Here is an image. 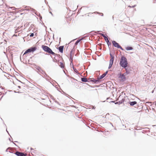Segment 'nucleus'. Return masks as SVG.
Listing matches in <instances>:
<instances>
[{
    "instance_id": "nucleus-1",
    "label": "nucleus",
    "mask_w": 156,
    "mask_h": 156,
    "mask_svg": "<svg viewBox=\"0 0 156 156\" xmlns=\"http://www.w3.org/2000/svg\"><path fill=\"white\" fill-rule=\"evenodd\" d=\"M120 66L123 68H125L126 66L128 65L127 58L124 56L121 57L119 62Z\"/></svg>"
},
{
    "instance_id": "nucleus-2",
    "label": "nucleus",
    "mask_w": 156,
    "mask_h": 156,
    "mask_svg": "<svg viewBox=\"0 0 156 156\" xmlns=\"http://www.w3.org/2000/svg\"><path fill=\"white\" fill-rule=\"evenodd\" d=\"M37 49V48L36 47H30L25 51L23 55H24L30 52H33L36 51Z\"/></svg>"
},
{
    "instance_id": "nucleus-3",
    "label": "nucleus",
    "mask_w": 156,
    "mask_h": 156,
    "mask_svg": "<svg viewBox=\"0 0 156 156\" xmlns=\"http://www.w3.org/2000/svg\"><path fill=\"white\" fill-rule=\"evenodd\" d=\"M110 55L111 57V58L109 61V64L108 68V69H110L112 67L115 59L114 56H113L111 53H110Z\"/></svg>"
},
{
    "instance_id": "nucleus-4",
    "label": "nucleus",
    "mask_w": 156,
    "mask_h": 156,
    "mask_svg": "<svg viewBox=\"0 0 156 156\" xmlns=\"http://www.w3.org/2000/svg\"><path fill=\"white\" fill-rule=\"evenodd\" d=\"M101 81L98 80V78L97 79H95L94 78H90L88 79V82H92L95 84H98L100 83Z\"/></svg>"
},
{
    "instance_id": "nucleus-5",
    "label": "nucleus",
    "mask_w": 156,
    "mask_h": 156,
    "mask_svg": "<svg viewBox=\"0 0 156 156\" xmlns=\"http://www.w3.org/2000/svg\"><path fill=\"white\" fill-rule=\"evenodd\" d=\"M15 154L17 156H26L27 154H24L23 152H19V151H16L15 153Z\"/></svg>"
},
{
    "instance_id": "nucleus-6",
    "label": "nucleus",
    "mask_w": 156,
    "mask_h": 156,
    "mask_svg": "<svg viewBox=\"0 0 156 156\" xmlns=\"http://www.w3.org/2000/svg\"><path fill=\"white\" fill-rule=\"evenodd\" d=\"M99 31H98L97 32H94V33H97L98 34H99L100 35H101L102 37H104V38L105 39V41H106V42L108 41H109L108 40V37H107L105 35H104V34H102L101 33H98V32H99Z\"/></svg>"
},
{
    "instance_id": "nucleus-7",
    "label": "nucleus",
    "mask_w": 156,
    "mask_h": 156,
    "mask_svg": "<svg viewBox=\"0 0 156 156\" xmlns=\"http://www.w3.org/2000/svg\"><path fill=\"white\" fill-rule=\"evenodd\" d=\"M112 43L114 47H115L117 48H119L120 47V45L119 44V43L115 41H112Z\"/></svg>"
},
{
    "instance_id": "nucleus-8",
    "label": "nucleus",
    "mask_w": 156,
    "mask_h": 156,
    "mask_svg": "<svg viewBox=\"0 0 156 156\" xmlns=\"http://www.w3.org/2000/svg\"><path fill=\"white\" fill-rule=\"evenodd\" d=\"M37 73L39 74H42V75H45L46 76V77H48V78H49L50 79H51V78H50L49 76L46 73H45V72L44 70H43V69H41V70H40L39 72H37Z\"/></svg>"
},
{
    "instance_id": "nucleus-9",
    "label": "nucleus",
    "mask_w": 156,
    "mask_h": 156,
    "mask_svg": "<svg viewBox=\"0 0 156 156\" xmlns=\"http://www.w3.org/2000/svg\"><path fill=\"white\" fill-rule=\"evenodd\" d=\"M119 77L121 79V80L123 81H124L126 80V77L125 75L123 74H121V73L120 74L119 76Z\"/></svg>"
},
{
    "instance_id": "nucleus-10",
    "label": "nucleus",
    "mask_w": 156,
    "mask_h": 156,
    "mask_svg": "<svg viewBox=\"0 0 156 156\" xmlns=\"http://www.w3.org/2000/svg\"><path fill=\"white\" fill-rule=\"evenodd\" d=\"M47 52L49 54H52L53 55H55V56L56 55H57V54L55 53L54 52H53L52 50L49 48V49H48V51L46 52Z\"/></svg>"
},
{
    "instance_id": "nucleus-11",
    "label": "nucleus",
    "mask_w": 156,
    "mask_h": 156,
    "mask_svg": "<svg viewBox=\"0 0 156 156\" xmlns=\"http://www.w3.org/2000/svg\"><path fill=\"white\" fill-rule=\"evenodd\" d=\"M47 52L49 54H52L53 55H55V56L56 55H57V54L55 53L54 52H53L52 50L49 48V49H48V51L46 52Z\"/></svg>"
},
{
    "instance_id": "nucleus-12",
    "label": "nucleus",
    "mask_w": 156,
    "mask_h": 156,
    "mask_svg": "<svg viewBox=\"0 0 156 156\" xmlns=\"http://www.w3.org/2000/svg\"><path fill=\"white\" fill-rule=\"evenodd\" d=\"M108 72V71H106L103 74L100 76L98 78V80H100V79H102L103 78H104L107 74Z\"/></svg>"
},
{
    "instance_id": "nucleus-13",
    "label": "nucleus",
    "mask_w": 156,
    "mask_h": 156,
    "mask_svg": "<svg viewBox=\"0 0 156 156\" xmlns=\"http://www.w3.org/2000/svg\"><path fill=\"white\" fill-rule=\"evenodd\" d=\"M123 68L125 69L126 71H128L130 73L132 70V68L129 65L126 66V67Z\"/></svg>"
},
{
    "instance_id": "nucleus-14",
    "label": "nucleus",
    "mask_w": 156,
    "mask_h": 156,
    "mask_svg": "<svg viewBox=\"0 0 156 156\" xmlns=\"http://www.w3.org/2000/svg\"><path fill=\"white\" fill-rule=\"evenodd\" d=\"M41 48H42L43 50L46 52L49 48L48 46L43 45L41 46Z\"/></svg>"
},
{
    "instance_id": "nucleus-15",
    "label": "nucleus",
    "mask_w": 156,
    "mask_h": 156,
    "mask_svg": "<svg viewBox=\"0 0 156 156\" xmlns=\"http://www.w3.org/2000/svg\"><path fill=\"white\" fill-rule=\"evenodd\" d=\"M64 48V46H61L58 48H57V49L60 52L62 53L63 52Z\"/></svg>"
},
{
    "instance_id": "nucleus-16",
    "label": "nucleus",
    "mask_w": 156,
    "mask_h": 156,
    "mask_svg": "<svg viewBox=\"0 0 156 156\" xmlns=\"http://www.w3.org/2000/svg\"><path fill=\"white\" fill-rule=\"evenodd\" d=\"M128 103L131 106H133L137 104V102L136 101H129L128 102Z\"/></svg>"
},
{
    "instance_id": "nucleus-17",
    "label": "nucleus",
    "mask_w": 156,
    "mask_h": 156,
    "mask_svg": "<svg viewBox=\"0 0 156 156\" xmlns=\"http://www.w3.org/2000/svg\"><path fill=\"white\" fill-rule=\"evenodd\" d=\"M81 80L82 82H88V80H87L86 77H83L81 78Z\"/></svg>"
},
{
    "instance_id": "nucleus-18",
    "label": "nucleus",
    "mask_w": 156,
    "mask_h": 156,
    "mask_svg": "<svg viewBox=\"0 0 156 156\" xmlns=\"http://www.w3.org/2000/svg\"><path fill=\"white\" fill-rule=\"evenodd\" d=\"M73 69L74 72L76 73L77 74H80V73H79L78 71L74 67V66H73L72 67Z\"/></svg>"
},
{
    "instance_id": "nucleus-19",
    "label": "nucleus",
    "mask_w": 156,
    "mask_h": 156,
    "mask_svg": "<svg viewBox=\"0 0 156 156\" xmlns=\"http://www.w3.org/2000/svg\"><path fill=\"white\" fill-rule=\"evenodd\" d=\"M126 49L127 51L131 50L133 49V48L130 46H127L126 48Z\"/></svg>"
},
{
    "instance_id": "nucleus-20",
    "label": "nucleus",
    "mask_w": 156,
    "mask_h": 156,
    "mask_svg": "<svg viewBox=\"0 0 156 156\" xmlns=\"http://www.w3.org/2000/svg\"><path fill=\"white\" fill-rule=\"evenodd\" d=\"M83 38H81L80 39H78V40H77L76 41V42H75V45H77L79 43V42H80V41L81 40H83Z\"/></svg>"
},
{
    "instance_id": "nucleus-21",
    "label": "nucleus",
    "mask_w": 156,
    "mask_h": 156,
    "mask_svg": "<svg viewBox=\"0 0 156 156\" xmlns=\"http://www.w3.org/2000/svg\"><path fill=\"white\" fill-rule=\"evenodd\" d=\"M35 68L38 70L37 72H39L40 70L42 69L41 67L39 66H37Z\"/></svg>"
},
{
    "instance_id": "nucleus-22",
    "label": "nucleus",
    "mask_w": 156,
    "mask_h": 156,
    "mask_svg": "<svg viewBox=\"0 0 156 156\" xmlns=\"http://www.w3.org/2000/svg\"><path fill=\"white\" fill-rule=\"evenodd\" d=\"M125 101V99L123 98V99L121 101H119V105H120L123 103Z\"/></svg>"
},
{
    "instance_id": "nucleus-23",
    "label": "nucleus",
    "mask_w": 156,
    "mask_h": 156,
    "mask_svg": "<svg viewBox=\"0 0 156 156\" xmlns=\"http://www.w3.org/2000/svg\"><path fill=\"white\" fill-rule=\"evenodd\" d=\"M60 66L62 68H64V65L63 63L62 62H60Z\"/></svg>"
},
{
    "instance_id": "nucleus-24",
    "label": "nucleus",
    "mask_w": 156,
    "mask_h": 156,
    "mask_svg": "<svg viewBox=\"0 0 156 156\" xmlns=\"http://www.w3.org/2000/svg\"><path fill=\"white\" fill-rule=\"evenodd\" d=\"M106 42H107V45H108V47H109V48H110L109 46H110V45L111 46V43L109 41H107Z\"/></svg>"
},
{
    "instance_id": "nucleus-25",
    "label": "nucleus",
    "mask_w": 156,
    "mask_h": 156,
    "mask_svg": "<svg viewBox=\"0 0 156 156\" xmlns=\"http://www.w3.org/2000/svg\"><path fill=\"white\" fill-rule=\"evenodd\" d=\"M73 48L71 50L70 52V57H73V55H72V52L73 51Z\"/></svg>"
},
{
    "instance_id": "nucleus-26",
    "label": "nucleus",
    "mask_w": 156,
    "mask_h": 156,
    "mask_svg": "<svg viewBox=\"0 0 156 156\" xmlns=\"http://www.w3.org/2000/svg\"><path fill=\"white\" fill-rule=\"evenodd\" d=\"M69 60L70 62H71V63H72V62L73 61V57H70Z\"/></svg>"
},
{
    "instance_id": "nucleus-27",
    "label": "nucleus",
    "mask_w": 156,
    "mask_h": 156,
    "mask_svg": "<svg viewBox=\"0 0 156 156\" xmlns=\"http://www.w3.org/2000/svg\"><path fill=\"white\" fill-rule=\"evenodd\" d=\"M130 73V72H129L128 71H126V72L125 73H124L123 74L125 75H128V74H129Z\"/></svg>"
},
{
    "instance_id": "nucleus-28",
    "label": "nucleus",
    "mask_w": 156,
    "mask_h": 156,
    "mask_svg": "<svg viewBox=\"0 0 156 156\" xmlns=\"http://www.w3.org/2000/svg\"><path fill=\"white\" fill-rule=\"evenodd\" d=\"M43 78H45L48 81V79H47L46 78V77H46V76L45 75H43L42 76Z\"/></svg>"
},
{
    "instance_id": "nucleus-29",
    "label": "nucleus",
    "mask_w": 156,
    "mask_h": 156,
    "mask_svg": "<svg viewBox=\"0 0 156 156\" xmlns=\"http://www.w3.org/2000/svg\"><path fill=\"white\" fill-rule=\"evenodd\" d=\"M136 6V5H134L133 6H131L130 5H129L128 6V7H129L130 8H133L135 7Z\"/></svg>"
},
{
    "instance_id": "nucleus-30",
    "label": "nucleus",
    "mask_w": 156,
    "mask_h": 156,
    "mask_svg": "<svg viewBox=\"0 0 156 156\" xmlns=\"http://www.w3.org/2000/svg\"><path fill=\"white\" fill-rule=\"evenodd\" d=\"M34 33H31L30 34V37H32L34 36Z\"/></svg>"
},
{
    "instance_id": "nucleus-31",
    "label": "nucleus",
    "mask_w": 156,
    "mask_h": 156,
    "mask_svg": "<svg viewBox=\"0 0 156 156\" xmlns=\"http://www.w3.org/2000/svg\"><path fill=\"white\" fill-rule=\"evenodd\" d=\"M120 48L122 51L124 50V49L121 46H120V47L119 48Z\"/></svg>"
},
{
    "instance_id": "nucleus-32",
    "label": "nucleus",
    "mask_w": 156,
    "mask_h": 156,
    "mask_svg": "<svg viewBox=\"0 0 156 156\" xmlns=\"http://www.w3.org/2000/svg\"><path fill=\"white\" fill-rule=\"evenodd\" d=\"M70 66H73V63L72 62V63H71V62H70Z\"/></svg>"
},
{
    "instance_id": "nucleus-33",
    "label": "nucleus",
    "mask_w": 156,
    "mask_h": 156,
    "mask_svg": "<svg viewBox=\"0 0 156 156\" xmlns=\"http://www.w3.org/2000/svg\"><path fill=\"white\" fill-rule=\"evenodd\" d=\"M97 13H98V14H99V13H101V16H103V13H99V12H97Z\"/></svg>"
},
{
    "instance_id": "nucleus-34",
    "label": "nucleus",
    "mask_w": 156,
    "mask_h": 156,
    "mask_svg": "<svg viewBox=\"0 0 156 156\" xmlns=\"http://www.w3.org/2000/svg\"><path fill=\"white\" fill-rule=\"evenodd\" d=\"M16 80H17V81H18L20 82L21 83H23V84H24V83H23V82H21V81H20V80H18V79H16Z\"/></svg>"
},
{
    "instance_id": "nucleus-35",
    "label": "nucleus",
    "mask_w": 156,
    "mask_h": 156,
    "mask_svg": "<svg viewBox=\"0 0 156 156\" xmlns=\"http://www.w3.org/2000/svg\"><path fill=\"white\" fill-rule=\"evenodd\" d=\"M115 104L119 105V101L116 102L115 103Z\"/></svg>"
},
{
    "instance_id": "nucleus-36",
    "label": "nucleus",
    "mask_w": 156,
    "mask_h": 156,
    "mask_svg": "<svg viewBox=\"0 0 156 156\" xmlns=\"http://www.w3.org/2000/svg\"><path fill=\"white\" fill-rule=\"evenodd\" d=\"M26 10L27 11H30V9H26L25 10Z\"/></svg>"
},
{
    "instance_id": "nucleus-37",
    "label": "nucleus",
    "mask_w": 156,
    "mask_h": 156,
    "mask_svg": "<svg viewBox=\"0 0 156 156\" xmlns=\"http://www.w3.org/2000/svg\"><path fill=\"white\" fill-rule=\"evenodd\" d=\"M55 102L56 103H57L58 105H60L59 103L57 101H55Z\"/></svg>"
},
{
    "instance_id": "nucleus-38",
    "label": "nucleus",
    "mask_w": 156,
    "mask_h": 156,
    "mask_svg": "<svg viewBox=\"0 0 156 156\" xmlns=\"http://www.w3.org/2000/svg\"><path fill=\"white\" fill-rule=\"evenodd\" d=\"M35 10L34 9H32V11L33 12Z\"/></svg>"
},
{
    "instance_id": "nucleus-39",
    "label": "nucleus",
    "mask_w": 156,
    "mask_h": 156,
    "mask_svg": "<svg viewBox=\"0 0 156 156\" xmlns=\"http://www.w3.org/2000/svg\"><path fill=\"white\" fill-rule=\"evenodd\" d=\"M49 12V13L51 14V15L52 16H53V14H52V12H51V11Z\"/></svg>"
},
{
    "instance_id": "nucleus-40",
    "label": "nucleus",
    "mask_w": 156,
    "mask_h": 156,
    "mask_svg": "<svg viewBox=\"0 0 156 156\" xmlns=\"http://www.w3.org/2000/svg\"><path fill=\"white\" fill-rule=\"evenodd\" d=\"M10 148V147H8V148L6 149V150L5 151H6V152H7V151H8V149H9Z\"/></svg>"
},
{
    "instance_id": "nucleus-41",
    "label": "nucleus",
    "mask_w": 156,
    "mask_h": 156,
    "mask_svg": "<svg viewBox=\"0 0 156 156\" xmlns=\"http://www.w3.org/2000/svg\"><path fill=\"white\" fill-rule=\"evenodd\" d=\"M115 101H111L110 102H112V103H115Z\"/></svg>"
},
{
    "instance_id": "nucleus-42",
    "label": "nucleus",
    "mask_w": 156,
    "mask_h": 156,
    "mask_svg": "<svg viewBox=\"0 0 156 156\" xmlns=\"http://www.w3.org/2000/svg\"><path fill=\"white\" fill-rule=\"evenodd\" d=\"M14 92L15 93H20V92H19V91H18V92H16V91H14Z\"/></svg>"
},
{
    "instance_id": "nucleus-43",
    "label": "nucleus",
    "mask_w": 156,
    "mask_h": 156,
    "mask_svg": "<svg viewBox=\"0 0 156 156\" xmlns=\"http://www.w3.org/2000/svg\"><path fill=\"white\" fill-rule=\"evenodd\" d=\"M18 87L19 88H21V86H18Z\"/></svg>"
},
{
    "instance_id": "nucleus-44",
    "label": "nucleus",
    "mask_w": 156,
    "mask_h": 156,
    "mask_svg": "<svg viewBox=\"0 0 156 156\" xmlns=\"http://www.w3.org/2000/svg\"><path fill=\"white\" fill-rule=\"evenodd\" d=\"M112 19L113 20H114V17L113 16L112 17Z\"/></svg>"
},
{
    "instance_id": "nucleus-45",
    "label": "nucleus",
    "mask_w": 156,
    "mask_h": 156,
    "mask_svg": "<svg viewBox=\"0 0 156 156\" xmlns=\"http://www.w3.org/2000/svg\"><path fill=\"white\" fill-rule=\"evenodd\" d=\"M14 144H15V145L16 146L18 147L17 145H16L14 143Z\"/></svg>"
},
{
    "instance_id": "nucleus-46",
    "label": "nucleus",
    "mask_w": 156,
    "mask_h": 156,
    "mask_svg": "<svg viewBox=\"0 0 156 156\" xmlns=\"http://www.w3.org/2000/svg\"><path fill=\"white\" fill-rule=\"evenodd\" d=\"M109 115V113H107V114H106V115Z\"/></svg>"
},
{
    "instance_id": "nucleus-47",
    "label": "nucleus",
    "mask_w": 156,
    "mask_h": 156,
    "mask_svg": "<svg viewBox=\"0 0 156 156\" xmlns=\"http://www.w3.org/2000/svg\"><path fill=\"white\" fill-rule=\"evenodd\" d=\"M30 149H31V150H33V148H32L31 147V148Z\"/></svg>"
},
{
    "instance_id": "nucleus-48",
    "label": "nucleus",
    "mask_w": 156,
    "mask_h": 156,
    "mask_svg": "<svg viewBox=\"0 0 156 156\" xmlns=\"http://www.w3.org/2000/svg\"><path fill=\"white\" fill-rule=\"evenodd\" d=\"M9 140L10 141H11V139H10V138H9Z\"/></svg>"
},
{
    "instance_id": "nucleus-49",
    "label": "nucleus",
    "mask_w": 156,
    "mask_h": 156,
    "mask_svg": "<svg viewBox=\"0 0 156 156\" xmlns=\"http://www.w3.org/2000/svg\"><path fill=\"white\" fill-rule=\"evenodd\" d=\"M6 131L7 132L9 133H8V131L6 129Z\"/></svg>"
},
{
    "instance_id": "nucleus-50",
    "label": "nucleus",
    "mask_w": 156,
    "mask_h": 156,
    "mask_svg": "<svg viewBox=\"0 0 156 156\" xmlns=\"http://www.w3.org/2000/svg\"><path fill=\"white\" fill-rule=\"evenodd\" d=\"M108 98H107V100L108 99Z\"/></svg>"
},
{
    "instance_id": "nucleus-51",
    "label": "nucleus",
    "mask_w": 156,
    "mask_h": 156,
    "mask_svg": "<svg viewBox=\"0 0 156 156\" xmlns=\"http://www.w3.org/2000/svg\"><path fill=\"white\" fill-rule=\"evenodd\" d=\"M111 125H112V126L113 127V125H112V123H111Z\"/></svg>"
},
{
    "instance_id": "nucleus-52",
    "label": "nucleus",
    "mask_w": 156,
    "mask_h": 156,
    "mask_svg": "<svg viewBox=\"0 0 156 156\" xmlns=\"http://www.w3.org/2000/svg\"><path fill=\"white\" fill-rule=\"evenodd\" d=\"M59 40H61V38L60 37L59 38Z\"/></svg>"
},
{
    "instance_id": "nucleus-53",
    "label": "nucleus",
    "mask_w": 156,
    "mask_h": 156,
    "mask_svg": "<svg viewBox=\"0 0 156 156\" xmlns=\"http://www.w3.org/2000/svg\"><path fill=\"white\" fill-rule=\"evenodd\" d=\"M4 53H5V52H4Z\"/></svg>"
},
{
    "instance_id": "nucleus-54",
    "label": "nucleus",
    "mask_w": 156,
    "mask_h": 156,
    "mask_svg": "<svg viewBox=\"0 0 156 156\" xmlns=\"http://www.w3.org/2000/svg\"><path fill=\"white\" fill-rule=\"evenodd\" d=\"M15 142H18L17 141H15Z\"/></svg>"
},
{
    "instance_id": "nucleus-55",
    "label": "nucleus",
    "mask_w": 156,
    "mask_h": 156,
    "mask_svg": "<svg viewBox=\"0 0 156 156\" xmlns=\"http://www.w3.org/2000/svg\"><path fill=\"white\" fill-rule=\"evenodd\" d=\"M35 14H36V15H37L38 16V15L36 13H35Z\"/></svg>"
},
{
    "instance_id": "nucleus-56",
    "label": "nucleus",
    "mask_w": 156,
    "mask_h": 156,
    "mask_svg": "<svg viewBox=\"0 0 156 156\" xmlns=\"http://www.w3.org/2000/svg\"><path fill=\"white\" fill-rule=\"evenodd\" d=\"M153 92H154V91H153H153H152V93H153Z\"/></svg>"
},
{
    "instance_id": "nucleus-57",
    "label": "nucleus",
    "mask_w": 156,
    "mask_h": 156,
    "mask_svg": "<svg viewBox=\"0 0 156 156\" xmlns=\"http://www.w3.org/2000/svg\"><path fill=\"white\" fill-rule=\"evenodd\" d=\"M45 3L46 4V2L45 0Z\"/></svg>"
},
{
    "instance_id": "nucleus-58",
    "label": "nucleus",
    "mask_w": 156,
    "mask_h": 156,
    "mask_svg": "<svg viewBox=\"0 0 156 156\" xmlns=\"http://www.w3.org/2000/svg\"><path fill=\"white\" fill-rule=\"evenodd\" d=\"M54 35H53V38H54Z\"/></svg>"
},
{
    "instance_id": "nucleus-59",
    "label": "nucleus",
    "mask_w": 156,
    "mask_h": 156,
    "mask_svg": "<svg viewBox=\"0 0 156 156\" xmlns=\"http://www.w3.org/2000/svg\"><path fill=\"white\" fill-rule=\"evenodd\" d=\"M23 14V13H21L20 14H21V15H22V14Z\"/></svg>"
},
{
    "instance_id": "nucleus-60",
    "label": "nucleus",
    "mask_w": 156,
    "mask_h": 156,
    "mask_svg": "<svg viewBox=\"0 0 156 156\" xmlns=\"http://www.w3.org/2000/svg\"><path fill=\"white\" fill-rule=\"evenodd\" d=\"M94 31H92L91 32H93Z\"/></svg>"
},
{
    "instance_id": "nucleus-61",
    "label": "nucleus",
    "mask_w": 156,
    "mask_h": 156,
    "mask_svg": "<svg viewBox=\"0 0 156 156\" xmlns=\"http://www.w3.org/2000/svg\"><path fill=\"white\" fill-rule=\"evenodd\" d=\"M9 152L10 153H11V151H9Z\"/></svg>"
}]
</instances>
